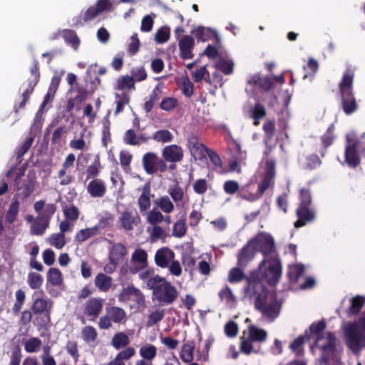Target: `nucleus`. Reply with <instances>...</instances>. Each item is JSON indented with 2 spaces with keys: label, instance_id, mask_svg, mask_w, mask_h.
<instances>
[{
  "label": "nucleus",
  "instance_id": "9b49d317",
  "mask_svg": "<svg viewBox=\"0 0 365 365\" xmlns=\"http://www.w3.org/2000/svg\"><path fill=\"white\" fill-rule=\"evenodd\" d=\"M103 299L101 298H91L86 301L83 305V312L87 317L95 319L102 312Z\"/></svg>",
  "mask_w": 365,
  "mask_h": 365
},
{
  "label": "nucleus",
  "instance_id": "864d4df0",
  "mask_svg": "<svg viewBox=\"0 0 365 365\" xmlns=\"http://www.w3.org/2000/svg\"><path fill=\"white\" fill-rule=\"evenodd\" d=\"M158 206L165 213H170L174 210V205L168 196L160 197L156 202Z\"/></svg>",
  "mask_w": 365,
  "mask_h": 365
},
{
  "label": "nucleus",
  "instance_id": "f704fd0d",
  "mask_svg": "<svg viewBox=\"0 0 365 365\" xmlns=\"http://www.w3.org/2000/svg\"><path fill=\"white\" fill-rule=\"evenodd\" d=\"M305 268L303 264H296L289 267L288 277L291 282L296 283L299 279L304 274Z\"/></svg>",
  "mask_w": 365,
  "mask_h": 365
},
{
  "label": "nucleus",
  "instance_id": "e2e57ef3",
  "mask_svg": "<svg viewBox=\"0 0 365 365\" xmlns=\"http://www.w3.org/2000/svg\"><path fill=\"white\" fill-rule=\"evenodd\" d=\"M266 115L267 111L264 106L261 103H255L251 111L252 118L255 120H259L265 117Z\"/></svg>",
  "mask_w": 365,
  "mask_h": 365
},
{
  "label": "nucleus",
  "instance_id": "393cba45",
  "mask_svg": "<svg viewBox=\"0 0 365 365\" xmlns=\"http://www.w3.org/2000/svg\"><path fill=\"white\" fill-rule=\"evenodd\" d=\"M138 203L140 212H145L150 207V185L146 182L142 189V193L140 195Z\"/></svg>",
  "mask_w": 365,
  "mask_h": 365
},
{
  "label": "nucleus",
  "instance_id": "c9c22d12",
  "mask_svg": "<svg viewBox=\"0 0 365 365\" xmlns=\"http://www.w3.org/2000/svg\"><path fill=\"white\" fill-rule=\"evenodd\" d=\"M30 73L31 77L28 79V85L31 87H35L40 80V68L39 63L36 58H34L32 65L30 68Z\"/></svg>",
  "mask_w": 365,
  "mask_h": 365
},
{
  "label": "nucleus",
  "instance_id": "7c9ffc66",
  "mask_svg": "<svg viewBox=\"0 0 365 365\" xmlns=\"http://www.w3.org/2000/svg\"><path fill=\"white\" fill-rule=\"evenodd\" d=\"M101 168L102 166L101 165L100 158L98 156H96L93 163L86 168L85 182L89 180L97 178V176L101 173Z\"/></svg>",
  "mask_w": 365,
  "mask_h": 365
},
{
  "label": "nucleus",
  "instance_id": "6e6552de",
  "mask_svg": "<svg viewBox=\"0 0 365 365\" xmlns=\"http://www.w3.org/2000/svg\"><path fill=\"white\" fill-rule=\"evenodd\" d=\"M359 143L356 138H347L344 150V162L351 168H356L361 163V157L357 150Z\"/></svg>",
  "mask_w": 365,
  "mask_h": 365
},
{
  "label": "nucleus",
  "instance_id": "c03bdc74",
  "mask_svg": "<svg viewBox=\"0 0 365 365\" xmlns=\"http://www.w3.org/2000/svg\"><path fill=\"white\" fill-rule=\"evenodd\" d=\"M219 297L221 301H225L227 304L230 306H232L236 302V298L232 293L231 289L226 285L223 289H222L219 292Z\"/></svg>",
  "mask_w": 365,
  "mask_h": 365
},
{
  "label": "nucleus",
  "instance_id": "412c9836",
  "mask_svg": "<svg viewBox=\"0 0 365 365\" xmlns=\"http://www.w3.org/2000/svg\"><path fill=\"white\" fill-rule=\"evenodd\" d=\"M127 250L125 246L122 243L114 244L109 253L110 263L116 267V265L121 261L126 255Z\"/></svg>",
  "mask_w": 365,
  "mask_h": 365
},
{
  "label": "nucleus",
  "instance_id": "c756f323",
  "mask_svg": "<svg viewBox=\"0 0 365 365\" xmlns=\"http://www.w3.org/2000/svg\"><path fill=\"white\" fill-rule=\"evenodd\" d=\"M95 285L101 292H108L112 285V278L103 273H99L95 278Z\"/></svg>",
  "mask_w": 365,
  "mask_h": 365
},
{
  "label": "nucleus",
  "instance_id": "7ed1b4c3",
  "mask_svg": "<svg viewBox=\"0 0 365 365\" xmlns=\"http://www.w3.org/2000/svg\"><path fill=\"white\" fill-rule=\"evenodd\" d=\"M346 344L354 353L365 347V313L344 328Z\"/></svg>",
  "mask_w": 365,
  "mask_h": 365
},
{
  "label": "nucleus",
  "instance_id": "49530a36",
  "mask_svg": "<svg viewBox=\"0 0 365 365\" xmlns=\"http://www.w3.org/2000/svg\"><path fill=\"white\" fill-rule=\"evenodd\" d=\"M170 36V28L168 26H162L157 30L155 34V41L160 44L165 43L169 40Z\"/></svg>",
  "mask_w": 365,
  "mask_h": 365
},
{
  "label": "nucleus",
  "instance_id": "4468645a",
  "mask_svg": "<svg viewBox=\"0 0 365 365\" xmlns=\"http://www.w3.org/2000/svg\"><path fill=\"white\" fill-rule=\"evenodd\" d=\"M180 56L182 59H191L194 57L192 50L195 46L193 37L189 35L183 36L179 39Z\"/></svg>",
  "mask_w": 365,
  "mask_h": 365
},
{
  "label": "nucleus",
  "instance_id": "bf43d9fd",
  "mask_svg": "<svg viewBox=\"0 0 365 365\" xmlns=\"http://www.w3.org/2000/svg\"><path fill=\"white\" fill-rule=\"evenodd\" d=\"M102 130V143L104 146H107L108 143L111 141L110 122L108 119L104 118L103 121Z\"/></svg>",
  "mask_w": 365,
  "mask_h": 365
},
{
  "label": "nucleus",
  "instance_id": "a878e982",
  "mask_svg": "<svg viewBox=\"0 0 365 365\" xmlns=\"http://www.w3.org/2000/svg\"><path fill=\"white\" fill-rule=\"evenodd\" d=\"M191 34L195 36L197 41L202 42H205L216 36L215 30L202 26L192 29Z\"/></svg>",
  "mask_w": 365,
  "mask_h": 365
},
{
  "label": "nucleus",
  "instance_id": "e433bc0d",
  "mask_svg": "<svg viewBox=\"0 0 365 365\" xmlns=\"http://www.w3.org/2000/svg\"><path fill=\"white\" fill-rule=\"evenodd\" d=\"M62 37L66 43L71 45L75 50L78 49L80 44V39L76 31L71 29H65L62 32Z\"/></svg>",
  "mask_w": 365,
  "mask_h": 365
},
{
  "label": "nucleus",
  "instance_id": "338daca9",
  "mask_svg": "<svg viewBox=\"0 0 365 365\" xmlns=\"http://www.w3.org/2000/svg\"><path fill=\"white\" fill-rule=\"evenodd\" d=\"M193 191L197 195H204L208 189V183L205 179H197L192 184Z\"/></svg>",
  "mask_w": 365,
  "mask_h": 365
},
{
  "label": "nucleus",
  "instance_id": "6ab92c4d",
  "mask_svg": "<svg viewBox=\"0 0 365 365\" xmlns=\"http://www.w3.org/2000/svg\"><path fill=\"white\" fill-rule=\"evenodd\" d=\"M341 98L342 109L346 115H351L357 110L358 105L353 92L341 93Z\"/></svg>",
  "mask_w": 365,
  "mask_h": 365
},
{
  "label": "nucleus",
  "instance_id": "bb28decb",
  "mask_svg": "<svg viewBox=\"0 0 365 365\" xmlns=\"http://www.w3.org/2000/svg\"><path fill=\"white\" fill-rule=\"evenodd\" d=\"M106 314L110 317L112 322L115 324H121L126 322V312L121 307L115 306L107 307Z\"/></svg>",
  "mask_w": 365,
  "mask_h": 365
},
{
  "label": "nucleus",
  "instance_id": "f257e3e1",
  "mask_svg": "<svg viewBox=\"0 0 365 365\" xmlns=\"http://www.w3.org/2000/svg\"><path fill=\"white\" fill-rule=\"evenodd\" d=\"M247 290L250 297H255V308L267 318L276 319L280 312L277 294L269 289L259 279H247Z\"/></svg>",
  "mask_w": 365,
  "mask_h": 365
},
{
  "label": "nucleus",
  "instance_id": "a211bd4d",
  "mask_svg": "<svg viewBox=\"0 0 365 365\" xmlns=\"http://www.w3.org/2000/svg\"><path fill=\"white\" fill-rule=\"evenodd\" d=\"M162 153L163 158L168 162H180L183 158V150L182 148L175 144L165 146Z\"/></svg>",
  "mask_w": 365,
  "mask_h": 365
},
{
  "label": "nucleus",
  "instance_id": "5fc2aeb1",
  "mask_svg": "<svg viewBox=\"0 0 365 365\" xmlns=\"http://www.w3.org/2000/svg\"><path fill=\"white\" fill-rule=\"evenodd\" d=\"M140 356L146 360H152L157 355V348L152 344L143 346L140 349Z\"/></svg>",
  "mask_w": 365,
  "mask_h": 365
},
{
  "label": "nucleus",
  "instance_id": "a18cd8bd",
  "mask_svg": "<svg viewBox=\"0 0 365 365\" xmlns=\"http://www.w3.org/2000/svg\"><path fill=\"white\" fill-rule=\"evenodd\" d=\"M187 230L185 219L179 220L173 225L172 235L175 237L181 238L185 235Z\"/></svg>",
  "mask_w": 365,
  "mask_h": 365
},
{
  "label": "nucleus",
  "instance_id": "20e7f679",
  "mask_svg": "<svg viewBox=\"0 0 365 365\" xmlns=\"http://www.w3.org/2000/svg\"><path fill=\"white\" fill-rule=\"evenodd\" d=\"M326 329V322L324 319L319 320L317 322H314L309 327V330L312 334L317 336L316 344L322 351V358H329L331 354H334L336 351V338L334 333L327 332L326 334L327 342L320 344V341L324 339L322 331Z\"/></svg>",
  "mask_w": 365,
  "mask_h": 365
},
{
  "label": "nucleus",
  "instance_id": "052dcab7",
  "mask_svg": "<svg viewBox=\"0 0 365 365\" xmlns=\"http://www.w3.org/2000/svg\"><path fill=\"white\" fill-rule=\"evenodd\" d=\"M94 6L99 14L104 11L111 12L114 9L111 0H98Z\"/></svg>",
  "mask_w": 365,
  "mask_h": 365
},
{
  "label": "nucleus",
  "instance_id": "f8f14e48",
  "mask_svg": "<svg viewBox=\"0 0 365 365\" xmlns=\"http://www.w3.org/2000/svg\"><path fill=\"white\" fill-rule=\"evenodd\" d=\"M23 173H19L15 178V186L17 190H22L21 194L24 198L29 197L35 190L36 181L34 178L27 176L26 180H21V177Z\"/></svg>",
  "mask_w": 365,
  "mask_h": 365
},
{
  "label": "nucleus",
  "instance_id": "423d86ee",
  "mask_svg": "<svg viewBox=\"0 0 365 365\" xmlns=\"http://www.w3.org/2000/svg\"><path fill=\"white\" fill-rule=\"evenodd\" d=\"M53 302L47 297H38L34 300L31 309L36 316H41V317H36V320H41L39 325H46L51 322V313Z\"/></svg>",
  "mask_w": 365,
  "mask_h": 365
},
{
  "label": "nucleus",
  "instance_id": "37998d69",
  "mask_svg": "<svg viewBox=\"0 0 365 365\" xmlns=\"http://www.w3.org/2000/svg\"><path fill=\"white\" fill-rule=\"evenodd\" d=\"M168 192L177 205L182 202L185 193L178 182L174 186L170 187Z\"/></svg>",
  "mask_w": 365,
  "mask_h": 365
},
{
  "label": "nucleus",
  "instance_id": "0eeeda50",
  "mask_svg": "<svg viewBox=\"0 0 365 365\" xmlns=\"http://www.w3.org/2000/svg\"><path fill=\"white\" fill-rule=\"evenodd\" d=\"M275 175L276 160L274 159L267 160L265 161L264 174L261 182L258 185L257 197L255 199H258L267 189L274 185Z\"/></svg>",
  "mask_w": 365,
  "mask_h": 365
},
{
  "label": "nucleus",
  "instance_id": "6e6d98bb",
  "mask_svg": "<svg viewBox=\"0 0 365 365\" xmlns=\"http://www.w3.org/2000/svg\"><path fill=\"white\" fill-rule=\"evenodd\" d=\"M173 136L168 130H160L156 131L152 139L157 142L168 143L172 141Z\"/></svg>",
  "mask_w": 365,
  "mask_h": 365
},
{
  "label": "nucleus",
  "instance_id": "1a4fd4ad",
  "mask_svg": "<svg viewBox=\"0 0 365 365\" xmlns=\"http://www.w3.org/2000/svg\"><path fill=\"white\" fill-rule=\"evenodd\" d=\"M282 275V264L280 260L277 257H272L268 267L265 269L262 277V280L270 286L276 285ZM254 279H256L255 278ZM257 279L260 280L257 278Z\"/></svg>",
  "mask_w": 365,
  "mask_h": 365
},
{
  "label": "nucleus",
  "instance_id": "4d7b16f0",
  "mask_svg": "<svg viewBox=\"0 0 365 365\" xmlns=\"http://www.w3.org/2000/svg\"><path fill=\"white\" fill-rule=\"evenodd\" d=\"M262 129L264 133V140H272L275 131V124L274 120H267L263 124Z\"/></svg>",
  "mask_w": 365,
  "mask_h": 365
},
{
  "label": "nucleus",
  "instance_id": "0e129e2a",
  "mask_svg": "<svg viewBox=\"0 0 365 365\" xmlns=\"http://www.w3.org/2000/svg\"><path fill=\"white\" fill-rule=\"evenodd\" d=\"M215 67L225 75H231L234 70L233 63L225 60L217 62Z\"/></svg>",
  "mask_w": 365,
  "mask_h": 365
},
{
  "label": "nucleus",
  "instance_id": "a19ab883",
  "mask_svg": "<svg viewBox=\"0 0 365 365\" xmlns=\"http://www.w3.org/2000/svg\"><path fill=\"white\" fill-rule=\"evenodd\" d=\"M41 345L42 341L38 337H31L24 342V349L29 354L38 351Z\"/></svg>",
  "mask_w": 365,
  "mask_h": 365
},
{
  "label": "nucleus",
  "instance_id": "09e8293b",
  "mask_svg": "<svg viewBox=\"0 0 365 365\" xmlns=\"http://www.w3.org/2000/svg\"><path fill=\"white\" fill-rule=\"evenodd\" d=\"M246 278L243 270L240 267L231 269L228 274V281L230 283H239Z\"/></svg>",
  "mask_w": 365,
  "mask_h": 365
},
{
  "label": "nucleus",
  "instance_id": "f3484780",
  "mask_svg": "<svg viewBox=\"0 0 365 365\" xmlns=\"http://www.w3.org/2000/svg\"><path fill=\"white\" fill-rule=\"evenodd\" d=\"M87 192L92 197H103L107 191L106 185L103 180L96 178L91 180L86 186Z\"/></svg>",
  "mask_w": 365,
  "mask_h": 365
},
{
  "label": "nucleus",
  "instance_id": "603ef678",
  "mask_svg": "<svg viewBox=\"0 0 365 365\" xmlns=\"http://www.w3.org/2000/svg\"><path fill=\"white\" fill-rule=\"evenodd\" d=\"M321 163V160L316 154H310L304 157V168L307 170L316 169Z\"/></svg>",
  "mask_w": 365,
  "mask_h": 365
},
{
  "label": "nucleus",
  "instance_id": "79ce46f5",
  "mask_svg": "<svg viewBox=\"0 0 365 365\" xmlns=\"http://www.w3.org/2000/svg\"><path fill=\"white\" fill-rule=\"evenodd\" d=\"M48 225V222L43 221V219H39L38 215L31 225V233L35 235H42Z\"/></svg>",
  "mask_w": 365,
  "mask_h": 365
},
{
  "label": "nucleus",
  "instance_id": "39448f33",
  "mask_svg": "<svg viewBox=\"0 0 365 365\" xmlns=\"http://www.w3.org/2000/svg\"><path fill=\"white\" fill-rule=\"evenodd\" d=\"M251 241L255 245L256 251L259 250L264 256L262 263H265L267 259L276 252L274 238L268 233L260 232L251 239Z\"/></svg>",
  "mask_w": 365,
  "mask_h": 365
},
{
  "label": "nucleus",
  "instance_id": "69168bd1",
  "mask_svg": "<svg viewBox=\"0 0 365 365\" xmlns=\"http://www.w3.org/2000/svg\"><path fill=\"white\" fill-rule=\"evenodd\" d=\"M334 126L332 125H330L321 138L322 145L325 149L330 146L334 142Z\"/></svg>",
  "mask_w": 365,
  "mask_h": 365
},
{
  "label": "nucleus",
  "instance_id": "ddd939ff",
  "mask_svg": "<svg viewBox=\"0 0 365 365\" xmlns=\"http://www.w3.org/2000/svg\"><path fill=\"white\" fill-rule=\"evenodd\" d=\"M256 253V249L253 246L251 240L243 246L237 255V265L240 267H245L253 259Z\"/></svg>",
  "mask_w": 365,
  "mask_h": 365
},
{
  "label": "nucleus",
  "instance_id": "72a5a7b5",
  "mask_svg": "<svg viewBox=\"0 0 365 365\" xmlns=\"http://www.w3.org/2000/svg\"><path fill=\"white\" fill-rule=\"evenodd\" d=\"M267 334L266 331L259 329L254 325H250L248 328V337L252 341L262 342L267 339Z\"/></svg>",
  "mask_w": 365,
  "mask_h": 365
},
{
  "label": "nucleus",
  "instance_id": "3c124183",
  "mask_svg": "<svg viewBox=\"0 0 365 365\" xmlns=\"http://www.w3.org/2000/svg\"><path fill=\"white\" fill-rule=\"evenodd\" d=\"M82 337L86 343L93 342L98 337L96 329L92 326H86L82 329Z\"/></svg>",
  "mask_w": 365,
  "mask_h": 365
},
{
  "label": "nucleus",
  "instance_id": "2f4dec72",
  "mask_svg": "<svg viewBox=\"0 0 365 365\" xmlns=\"http://www.w3.org/2000/svg\"><path fill=\"white\" fill-rule=\"evenodd\" d=\"M129 344L128 336L121 331L115 334L111 340V345L117 350L126 347Z\"/></svg>",
  "mask_w": 365,
  "mask_h": 365
},
{
  "label": "nucleus",
  "instance_id": "aec40b11",
  "mask_svg": "<svg viewBox=\"0 0 365 365\" xmlns=\"http://www.w3.org/2000/svg\"><path fill=\"white\" fill-rule=\"evenodd\" d=\"M158 156L155 153L153 152L146 153L143 156V167L147 174L153 175L158 172Z\"/></svg>",
  "mask_w": 365,
  "mask_h": 365
},
{
  "label": "nucleus",
  "instance_id": "473e14b6",
  "mask_svg": "<svg viewBox=\"0 0 365 365\" xmlns=\"http://www.w3.org/2000/svg\"><path fill=\"white\" fill-rule=\"evenodd\" d=\"M47 282L54 287L61 286L63 282L61 272L58 268H50L47 273Z\"/></svg>",
  "mask_w": 365,
  "mask_h": 365
},
{
  "label": "nucleus",
  "instance_id": "b1692460",
  "mask_svg": "<svg viewBox=\"0 0 365 365\" xmlns=\"http://www.w3.org/2000/svg\"><path fill=\"white\" fill-rule=\"evenodd\" d=\"M247 83L251 86H258L265 91H269L273 86V81L270 78L261 77L259 74L252 76L247 81Z\"/></svg>",
  "mask_w": 365,
  "mask_h": 365
},
{
  "label": "nucleus",
  "instance_id": "cd10ccee",
  "mask_svg": "<svg viewBox=\"0 0 365 365\" xmlns=\"http://www.w3.org/2000/svg\"><path fill=\"white\" fill-rule=\"evenodd\" d=\"M135 88V79L129 75L120 76L114 86V89L119 91H130Z\"/></svg>",
  "mask_w": 365,
  "mask_h": 365
},
{
  "label": "nucleus",
  "instance_id": "9d476101",
  "mask_svg": "<svg viewBox=\"0 0 365 365\" xmlns=\"http://www.w3.org/2000/svg\"><path fill=\"white\" fill-rule=\"evenodd\" d=\"M297 220L294 222V226L299 229L306 225L314 222L316 219V211L312 207H298L296 210Z\"/></svg>",
  "mask_w": 365,
  "mask_h": 365
},
{
  "label": "nucleus",
  "instance_id": "ea45409f",
  "mask_svg": "<svg viewBox=\"0 0 365 365\" xmlns=\"http://www.w3.org/2000/svg\"><path fill=\"white\" fill-rule=\"evenodd\" d=\"M194 345L192 341L185 343L180 354V359L185 363L191 362L193 360Z\"/></svg>",
  "mask_w": 365,
  "mask_h": 365
},
{
  "label": "nucleus",
  "instance_id": "2eb2a0df",
  "mask_svg": "<svg viewBox=\"0 0 365 365\" xmlns=\"http://www.w3.org/2000/svg\"><path fill=\"white\" fill-rule=\"evenodd\" d=\"M175 252L168 247L158 249L155 255V262L161 268L168 267L170 262L175 258Z\"/></svg>",
  "mask_w": 365,
  "mask_h": 365
},
{
  "label": "nucleus",
  "instance_id": "8fccbe9b",
  "mask_svg": "<svg viewBox=\"0 0 365 365\" xmlns=\"http://www.w3.org/2000/svg\"><path fill=\"white\" fill-rule=\"evenodd\" d=\"M19 210V202L18 200H14L6 214V220L8 222L13 223L16 220Z\"/></svg>",
  "mask_w": 365,
  "mask_h": 365
},
{
  "label": "nucleus",
  "instance_id": "dca6fc26",
  "mask_svg": "<svg viewBox=\"0 0 365 365\" xmlns=\"http://www.w3.org/2000/svg\"><path fill=\"white\" fill-rule=\"evenodd\" d=\"M187 146L195 159H202L205 156L207 150L209 149L205 145L199 142L198 138L192 135L188 138Z\"/></svg>",
  "mask_w": 365,
  "mask_h": 365
},
{
  "label": "nucleus",
  "instance_id": "f03ea898",
  "mask_svg": "<svg viewBox=\"0 0 365 365\" xmlns=\"http://www.w3.org/2000/svg\"><path fill=\"white\" fill-rule=\"evenodd\" d=\"M147 287L153 290V299L162 305L170 304L178 298L177 289L159 275L149 279L147 282Z\"/></svg>",
  "mask_w": 365,
  "mask_h": 365
},
{
  "label": "nucleus",
  "instance_id": "4be33fe9",
  "mask_svg": "<svg viewBox=\"0 0 365 365\" xmlns=\"http://www.w3.org/2000/svg\"><path fill=\"white\" fill-rule=\"evenodd\" d=\"M140 221V218L138 215L133 216L129 211H124L119 218L120 225L125 231H132L133 225H137Z\"/></svg>",
  "mask_w": 365,
  "mask_h": 365
},
{
  "label": "nucleus",
  "instance_id": "58836bf2",
  "mask_svg": "<svg viewBox=\"0 0 365 365\" xmlns=\"http://www.w3.org/2000/svg\"><path fill=\"white\" fill-rule=\"evenodd\" d=\"M98 227H93L79 230L75 235V241L79 243L83 242L97 234Z\"/></svg>",
  "mask_w": 365,
  "mask_h": 365
},
{
  "label": "nucleus",
  "instance_id": "de8ad7c7",
  "mask_svg": "<svg viewBox=\"0 0 365 365\" xmlns=\"http://www.w3.org/2000/svg\"><path fill=\"white\" fill-rule=\"evenodd\" d=\"M27 282L32 289H37L42 286L43 278L40 274L30 272L28 275Z\"/></svg>",
  "mask_w": 365,
  "mask_h": 365
},
{
  "label": "nucleus",
  "instance_id": "13d9d810",
  "mask_svg": "<svg viewBox=\"0 0 365 365\" xmlns=\"http://www.w3.org/2000/svg\"><path fill=\"white\" fill-rule=\"evenodd\" d=\"M178 106V101L174 97H166L160 103V108L165 111L173 110Z\"/></svg>",
  "mask_w": 365,
  "mask_h": 365
},
{
  "label": "nucleus",
  "instance_id": "774afa93",
  "mask_svg": "<svg viewBox=\"0 0 365 365\" xmlns=\"http://www.w3.org/2000/svg\"><path fill=\"white\" fill-rule=\"evenodd\" d=\"M22 358L21 349L19 345L11 350L10 361L9 365H20Z\"/></svg>",
  "mask_w": 365,
  "mask_h": 365
},
{
  "label": "nucleus",
  "instance_id": "c85d7f7f",
  "mask_svg": "<svg viewBox=\"0 0 365 365\" xmlns=\"http://www.w3.org/2000/svg\"><path fill=\"white\" fill-rule=\"evenodd\" d=\"M365 304V297L356 295L350 300V306L347 309L349 317L358 314Z\"/></svg>",
  "mask_w": 365,
  "mask_h": 365
},
{
  "label": "nucleus",
  "instance_id": "680f3d73",
  "mask_svg": "<svg viewBox=\"0 0 365 365\" xmlns=\"http://www.w3.org/2000/svg\"><path fill=\"white\" fill-rule=\"evenodd\" d=\"M50 244L57 249H61L66 244L65 235L62 233L52 234L49 239Z\"/></svg>",
  "mask_w": 365,
  "mask_h": 365
},
{
  "label": "nucleus",
  "instance_id": "5701e85b",
  "mask_svg": "<svg viewBox=\"0 0 365 365\" xmlns=\"http://www.w3.org/2000/svg\"><path fill=\"white\" fill-rule=\"evenodd\" d=\"M354 78V72L351 68H347L339 84L340 93L353 92Z\"/></svg>",
  "mask_w": 365,
  "mask_h": 365
},
{
  "label": "nucleus",
  "instance_id": "4c0bfd02",
  "mask_svg": "<svg viewBox=\"0 0 365 365\" xmlns=\"http://www.w3.org/2000/svg\"><path fill=\"white\" fill-rule=\"evenodd\" d=\"M115 98L116 108L114 112V114L117 115L120 113L123 112L125 106L129 103L130 96L125 92H123L122 93H115Z\"/></svg>",
  "mask_w": 365,
  "mask_h": 365
}]
</instances>
